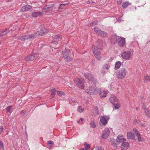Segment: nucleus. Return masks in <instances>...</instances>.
<instances>
[{"mask_svg": "<svg viewBox=\"0 0 150 150\" xmlns=\"http://www.w3.org/2000/svg\"><path fill=\"white\" fill-rule=\"evenodd\" d=\"M48 9H49L48 8L44 7L42 8V10H45L46 11H45V12H46V11H48Z\"/></svg>", "mask_w": 150, "mask_h": 150, "instance_id": "obj_46", "label": "nucleus"}, {"mask_svg": "<svg viewBox=\"0 0 150 150\" xmlns=\"http://www.w3.org/2000/svg\"><path fill=\"white\" fill-rule=\"evenodd\" d=\"M42 13L40 12H33L32 13V16L34 17H37L42 15Z\"/></svg>", "mask_w": 150, "mask_h": 150, "instance_id": "obj_21", "label": "nucleus"}, {"mask_svg": "<svg viewBox=\"0 0 150 150\" xmlns=\"http://www.w3.org/2000/svg\"><path fill=\"white\" fill-rule=\"evenodd\" d=\"M137 137V139L139 142H140L144 141V138L143 137H141V134L138 133L136 135Z\"/></svg>", "mask_w": 150, "mask_h": 150, "instance_id": "obj_25", "label": "nucleus"}, {"mask_svg": "<svg viewBox=\"0 0 150 150\" xmlns=\"http://www.w3.org/2000/svg\"><path fill=\"white\" fill-rule=\"evenodd\" d=\"M80 121H80V120H78V121H77V123H79Z\"/></svg>", "mask_w": 150, "mask_h": 150, "instance_id": "obj_56", "label": "nucleus"}, {"mask_svg": "<svg viewBox=\"0 0 150 150\" xmlns=\"http://www.w3.org/2000/svg\"><path fill=\"white\" fill-rule=\"evenodd\" d=\"M121 62L120 61L116 62L115 64V69H119L121 65Z\"/></svg>", "mask_w": 150, "mask_h": 150, "instance_id": "obj_24", "label": "nucleus"}, {"mask_svg": "<svg viewBox=\"0 0 150 150\" xmlns=\"http://www.w3.org/2000/svg\"><path fill=\"white\" fill-rule=\"evenodd\" d=\"M145 79L146 81H149L150 80V76H147L145 77Z\"/></svg>", "mask_w": 150, "mask_h": 150, "instance_id": "obj_43", "label": "nucleus"}, {"mask_svg": "<svg viewBox=\"0 0 150 150\" xmlns=\"http://www.w3.org/2000/svg\"><path fill=\"white\" fill-rule=\"evenodd\" d=\"M145 113L146 115L150 118V110L148 109H145Z\"/></svg>", "mask_w": 150, "mask_h": 150, "instance_id": "obj_31", "label": "nucleus"}, {"mask_svg": "<svg viewBox=\"0 0 150 150\" xmlns=\"http://www.w3.org/2000/svg\"><path fill=\"white\" fill-rule=\"evenodd\" d=\"M100 45H98L97 47L93 46L92 47V51L93 53L96 58L98 60H100L101 56V54L99 49L100 48Z\"/></svg>", "mask_w": 150, "mask_h": 150, "instance_id": "obj_1", "label": "nucleus"}, {"mask_svg": "<svg viewBox=\"0 0 150 150\" xmlns=\"http://www.w3.org/2000/svg\"><path fill=\"white\" fill-rule=\"evenodd\" d=\"M130 3L128 1H126L123 3L122 6L124 8H126L130 4Z\"/></svg>", "mask_w": 150, "mask_h": 150, "instance_id": "obj_23", "label": "nucleus"}, {"mask_svg": "<svg viewBox=\"0 0 150 150\" xmlns=\"http://www.w3.org/2000/svg\"><path fill=\"white\" fill-rule=\"evenodd\" d=\"M54 143L53 142V141H49L47 142V145H52L54 146Z\"/></svg>", "mask_w": 150, "mask_h": 150, "instance_id": "obj_40", "label": "nucleus"}, {"mask_svg": "<svg viewBox=\"0 0 150 150\" xmlns=\"http://www.w3.org/2000/svg\"><path fill=\"white\" fill-rule=\"evenodd\" d=\"M95 150H104L103 148L100 146L96 147L95 148Z\"/></svg>", "mask_w": 150, "mask_h": 150, "instance_id": "obj_39", "label": "nucleus"}, {"mask_svg": "<svg viewBox=\"0 0 150 150\" xmlns=\"http://www.w3.org/2000/svg\"><path fill=\"white\" fill-rule=\"evenodd\" d=\"M38 55L36 54L26 57L25 58V60L27 61H32L35 59L38 56Z\"/></svg>", "mask_w": 150, "mask_h": 150, "instance_id": "obj_12", "label": "nucleus"}, {"mask_svg": "<svg viewBox=\"0 0 150 150\" xmlns=\"http://www.w3.org/2000/svg\"><path fill=\"white\" fill-rule=\"evenodd\" d=\"M83 145L85 146V150H88L90 147V146L89 144H88L86 142L84 143Z\"/></svg>", "mask_w": 150, "mask_h": 150, "instance_id": "obj_30", "label": "nucleus"}, {"mask_svg": "<svg viewBox=\"0 0 150 150\" xmlns=\"http://www.w3.org/2000/svg\"><path fill=\"white\" fill-rule=\"evenodd\" d=\"M126 139L124 138L123 136L122 135H119L116 139V141L117 142H122L126 141Z\"/></svg>", "mask_w": 150, "mask_h": 150, "instance_id": "obj_16", "label": "nucleus"}, {"mask_svg": "<svg viewBox=\"0 0 150 150\" xmlns=\"http://www.w3.org/2000/svg\"><path fill=\"white\" fill-rule=\"evenodd\" d=\"M53 43L54 44H55V45H56L58 44V42H57V41H54V42H53Z\"/></svg>", "mask_w": 150, "mask_h": 150, "instance_id": "obj_48", "label": "nucleus"}, {"mask_svg": "<svg viewBox=\"0 0 150 150\" xmlns=\"http://www.w3.org/2000/svg\"><path fill=\"white\" fill-rule=\"evenodd\" d=\"M133 122H134V123L135 125H136L138 123V121L137 120H135Z\"/></svg>", "mask_w": 150, "mask_h": 150, "instance_id": "obj_47", "label": "nucleus"}, {"mask_svg": "<svg viewBox=\"0 0 150 150\" xmlns=\"http://www.w3.org/2000/svg\"><path fill=\"white\" fill-rule=\"evenodd\" d=\"M129 146V143L124 142L122 143L121 146V150H127Z\"/></svg>", "mask_w": 150, "mask_h": 150, "instance_id": "obj_13", "label": "nucleus"}, {"mask_svg": "<svg viewBox=\"0 0 150 150\" xmlns=\"http://www.w3.org/2000/svg\"><path fill=\"white\" fill-rule=\"evenodd\" d=\"M47 146H48L47 147L48 148H51L52 147L54 146L52 145H47Z\"/></svg>", "mask_w": 150, "mask_h": 150, "instance_id": "obj_49", "label": "nucleus"}, {"mask_svg": "<svg viewBox=\"0 0 150 150\" xmlns=\"http://www.w3.org/2000/svg\"><path fill=\"white\" fill-rule=\"evenodd\" d=\"M16 38L17 39L21 41H25L26 40H25V35L24 36H17Z\"/></svg>", "mask_w": 150, "mask_h": 150, "instance_id": "obj_28", "label": "nucleus"}, {"mask_svg": "<svg viewBox=\"0 0 150 150\" xmlns=\"http://www.w3.org/2000/svg\"><path fill=\"white\" fill-rule=\"evenodd\" d=\"M12 106L11 105L9 106L6 108V110L7 112H9L10 114H11L12 112Z\"/></svg>", "mask_w": 150, "mask_h": 150, "instance_id": "obj_27", "label": "nucleus"}, {"mask_svg": "<svg viewBox=\"0 0 150 150\" xmlns=\"http://www.w3.org/2000/svg\"><path fill=\"white\" fill-rule=\"evenodd\" d=\"M127 73V69L124 68H122L117 72L116 76L118 79H122L125 76Z\"/></svg>", "mask_w": 150, "mask_h": 150, "instance_id": "obj_3", "label": "nucleus"}, {"mask_svg": "<svg viewBox=\"0 0 150 150\" xmlns=\"http://www.w3.org/2000/svg\"><path fill=\"white\" fill-rule=\"evenodd\" d=\"M132 55V53L130 51H124L122 52V57L125 60H129Z\"/></svg>", "mask_w": 150, "mask_h": 150, "instance_id": "obj_5", "label": "nucleus"}, {"mask_svg": "<svg viewBox=\"0 0 150 150\" xmlns=\"http://www.w3.org/2000/svg\"><path fill=\"white\" fill-rule=\"evenodd\" d=\"M9 32V30L7 29H6L4 30L0 31V37L7 34Z\"/></svg>", "mask_w": 150, "mask_h": 150, "instance_id": "obj_22", "label": "nucleus"}, {"mask_svg": "<svg viewBox=\"0 0 150 150\" xmlns=\"http://www.w3.org/2000/svg\"><path fill=\"white\" fill-rule=\"evenodd\" d=\"M90 125L91 127L93 128H95L96 127V125H95V122L94 121H92L90 123Z\"/></svg>", "mask_w": 150, "mask_h": 150, "instance_id": "obj_33", "label": "nucleus"}, {"mask_svg": "<svg viewBox=\"0 0 150 150\" xmlns=\"http://www.w3.org/2000/svg\"><path fill=\"white\" fill-rule=\"evenodd\" d=\"M103 68L104 69H108V66L107 64H105L103 67Z\"/></svg>", "mask_w": 150, "mask_h": 150, "instance_id": "obj_42", "label": "nucleus"}, {"mask_svg": "<svg viewBox=\"0 0 150 150\" xmlns=\"http://www.w3.org/2000/svg\"><path fill=\"white\" fill-rule=\"evenodd\" d=\"M52 38L57 39L58 40H60L62 39V36L60 35H53Z\"/></svg>", "mask_w": 150, "mask_h": 150, "instance_id": "obj_26", "label": "nucleus"}, {"mask_svg": "<svg viewBox=\"0 0 150 150\" xmlns=\"http://www.w3.org/2000/svg\"><path fill=\"white\" fill-rule=\"evenodd\" d=\"M109 119V117L108 116H102L100 117V121L102 124L105 125L107 124Z\"/></svg>", "mask_w": 150, "mask_h": 150, "instance_id": "obj_11", "label": "nucleus"}, {"mask_svg": "<svg viewBox=\"0 0 150 150\" xmlns=\"http://www.w3.org/2000/svg\"><path fill=\"white\" fill-rule=\"evenodd\" d=\"M63 56L64 59L67 61L71 60V58L70 56V51L69 50H66V51H63Z\"/></svg>", "mask_w": 150, "mask_h": 150, "instance_id": "obj_8", "label": "nucleus"}, {"mask_svg": "<svg viewBox=\"0 0 150 150\" xmlns=\"http://www.w3.org/2000/svg\"><path fill=\"white\" fill-rule=\"evenodd\" d=\"M111 39H115V42H113V43H114V44L117 41V37H116L115 35H114L113 36H112Z\"/></svg>", "mask_w": 150, "mask_h": 150, "instance_id": "obj_35", "label": "nucleus"}, {"mask_svg": "<svg viewBox=\"0 0 150 150\" xmlns=\"http://www.w3.org/2000/svg\"><path fill=\"white\" fill-rule=\"evenodd\" d=\"M141 125L143 127H145V125L144 124H143V123H141Z\"/></svg>", "mask_w": 150, "mask_h": 150, "instance_id": "obj_51", "label": "nucleus"}, {"mask_svg": "<svg viewBox=\"0 0 150 150\" xmlns=\"http://www.w3.org/2000/svg\"><path fill=\"white\" fill-rule=\"evenodd\" d=\"M3 130V127L2 125L0 126V134H1V132Z\"/></svg>", "mask_w": 150, "mask_h": 150, "instance_id": "obj_45", "label": "nucleus"}, {"mask_svg": "<svg viewBox=\"0 0 150 150\" xmlns=\"http://www.w3.org/2000/svg\"><path fill=\"white\" fill-rule=\"evenodd\" d=\"M136 110H137V108L136 109Z\"/></svg>", "mask_w": 150, "mask_h": 150, "instance_id": "obj_59", "label": "nucleus"}, {"mask_svg": "<svg viewBox=\"0 0 150 150\" xmlns=\"http://www.w3.org/2000/svg\"><path fill=\"white\" fill-rule=\"evenodd\" d=\"M48 31V30L44 28L40 31H37L36 33V34L37 35V36H42L47 33Z\"/></svg>", "mask_w": 150, "mask_h": 150, "instance_id": "obj_10", "label": "nucleus"}, {"mask_svg": "<svg viewBox=\"0 0 150 150\" xmlns=\"http://www.w3.org/2000/svg\"><path fill=\"white\" fill-rule=\"evenodd\" d=\"M146 105L144 104H143L142 105V107L143 108L144 110H145V109H146V108H145V107Z\"/></svg>", "mask_w": 150, "mask_h": 150, "instance_id": "obj_50", "label": "nucleus"}, {"mask_svg": "<svg viewBox=\"0 0 150 150\" xmlns=\"http://www.w3.org/2000/svg\"><path fill=\"white\" fill-rule=\"evenodd\" d=\"M113 104L114 105L115 108V109H117L120 107V105L119 103H117Z\"/></svg>", "mask_w": 150, "mask_h": 150, "instance_id": "obj_32", "label": "nucleus"}, {"mask_svg": "<svg viewBox=\"0 0 150 150\" xmlns=\"http://www.w3.org/2000/svg\"><path fill=\"white\" fill-rule=\"evenodd\" d=\"M94 30L95 33L98 35L103 38L107 37V33L105 32L102 31L99 28L97 27H95Z\"/></svg>", "mask_w": 150, "mask_h": 150, "instance_id": "obj_6", "label": "nucleus"}, {"mask_svg": "<svg viewBox=\"0 0 150 150\" xmlns=\"http://www.w3.org/2000/svg\"><path fill=\"white\" fill-rule=\"evenodd\" d=\"M31 8V6L29 5H26L23 6L21 9V11L23 12H25L28 11Z\"/></svg>", "mask_w": 150, "mask_h": 150, "instance_id": "obj_19", "label": "nucleus"}, {"mask_svg": "<svg viewBox=\"0 0 150 150\" xmlns=\"http://www.w3.org/2000/svg\"><path fill=\"white\" fill-rule=\"evenodd\" d=\"M74 81L75 84L80 88H84L83 83L85 81L84 79L81 77H76L74 78Z\"/></svg>", "mask_w": 150, "mask_h": 150, "instance_id": "obj_2", "label": "nucleus"}, {"mask_svg": "<svg viewBox=\"0 0 150 150\" xmlns=\"http://www.w3.org/2000/svg\"><path fill=\"white\" fill-rule=\"evenodd\" d=\"M65 4H61L58 8L59 9H62L65 6Z\"/></svg>", "mask_w": 150, "mask_h": 150, "instance_id": "obj_36", "label": "nucleus"}, {"mask_svg": "<svg viewBox=\"0 0 150 150\" xmlns=\"http://www.w3.org/2000/svg\"><path fill=\"white\" fill-rule=\"evenodd\" d=\"M94 22H93V24H96V23H94Z\"/></svg>", "mask_w": 150, "mask_h": 150, "instance_id": "obj_58", "label": "nucleus"}, {"mask_svg": "<svg viewBox=\"0 0 150 150\" xmlns=\"http://www.w3.org/2000/svg\"><path fill=\"white\" fill-rule=\"evenodd\" d=\"M36 37H37L36 33L35 34L28 35H25V40H30L31 39H34Z\"/></svg>", "mask_w": 150, "mask_h": 150, "instance_id": "obj_15", "label": "nucleus"}, {"mask_svg": "<svg viewBox=\"0 0 150 150\" xmlns=\"http://www.w3.org/2000/svg\"><path fill=\"white\" fill-rule=\"evenodd\" d=\"M110 101L112 104H114L117 103V99L115 96L112 95L110 98Z\"/></svg>", "mask_w": 150, "mask_h": 150, "instance_id": "obj_17", "label": "nucleus"}, {"mask_svg": "<svg viewBox=\"0 0 150 150\" xmlns=\"http://www.w3.org/2000/svg\"><path fill=\"white\" fill-rule=\"evenodd\" d=\"M119 40L118 44L120 46L122 47L124 46L125 44V39L123 37H120L118 39Z\"/></svg>", "mask_w": 150, "mask_h": 150, "instance_id": "obj_14", "label": "nucleus"}, {"mask_svg": "<svg viewBox=\"0 0 150 150\" xmlns=\"http://www.w3.org/2000/svg\"><path fill=\"white\" fill-rule=\"evenodd\" d=\"M127 137L128 139H134L135 138L134 135L132 132L127 133Z\"/></svg>", "mask_w": 150, "mask_h": 150, "instance_id": "obj_20", "label": "nucleus"}, {"mask_svg": "<svg viewBox=\"0 0 150 150\" xmlns=\"http://www.w3.org/2000/svg\"><path fill=\"white\" fill-rule=\"evenodd\" d=\"M83 119L82 118H81L80 119V120L82 122H83Z\"/></svg>", "mask_w": 150, "mask_h": 150, "instance_id": "obj_52", "label": "nucleus"}, {"mask_svg": "<svg viewBox=\"0 0 150 150\" xmlns=\"http://www.w3.org/2000/svg\"><path fill=\"white\" fill-rule=\"evenodd\" d=\"M0 148H3V145L2 142L0 140Z\"/></svg>", "mask_w": 150, "mask_h": 150, "instance_id": "obj_44", "label": "nucleus"}, {"mask_svg": "<svg viewBox=\"0 0 150 150\" xmlns=\"http://www.w3.org/2000/svg\"><path fill=\"white\" fill-rule=\"evenodd\" d=\"M121 21L120 19V18H118L117 19V21Z\"/></svg>", "mask_w": 150, "mask_h": 150, "instance_id": "obj_53", "label": "nucleus"}, {"mask_svg": "<svg viewBox=\"0 0 150 150\" xmlns=\"http://www.w3.org/2000/svg\"><path fill=\"white\" fill-rule=\"evenodd\" d=\"M100 90V88H98L96 87H94L92 86L88 88V89H86V91L89 94L93 95L97 94Z\"/></svg>", "mask_w": 150, "mask_h": 150, "instance_id": "obj_4", "label": "nucleus"}, {"mask_svg": "<svg viewBox=\"0 0 150 150\" xmlns=\"http://www.w3.org/2000/svg\"><path fill=\"white\" fill-rule=\"evenodd\" d=\"M120 2V4L121 3V0H119Z\"/></svg>", "mask_w": 150, "mask_h": 150, "instance_id": "obj_57", "label": "nucleus"}, {"mask_svg": "<svg viewBox=\"0 0 150 150\" xmlns=\"http://www.w3.org/2000/svg\"><path fill=\"white\" fill-rule=\"evenodd\" d=\"M110 131L109 128L108 127L105 128L103 131V134L101 135L102 138L104 139L107 138L109 135Z\"/></svg>", "mask_w": 150, "mask_h": 150, "instance_id": "obj_9", "label": "nucleus"}, {"mask_svg": "<svg viewBox=\"0 0 150 150\" xmlns=\"http://www.w3.org/2000/svg\"><path fill=\"white\" fill-rule=\"evenodd\" d=\"M84 75L89 81L92 82L95 86L96 85L97 81L91 74L86 73H85Z\"/></svg>", "mask_w": 150, "mask_h": 150, "instance_id": "obj_7", "label": "nucleus"}, {"mask_svg": "<svg viewBox=\"0 0 150 150\" xmlns=\"http://www.w3.org/2000/svg\"><path fill=\"white\" fill-rule=\"evenodd\" d=\"M50 91H52V93L51 95V96L52 98H53L55 96V90L54 88H53V89H50Z\"/></svg>", "mask_w": 150, "mask_h": 150, "instance_id": "obj_29", "label": "nucleus"}, {"mask_svg": "<svg viewBox=\"0 0 150 150\" xmlns=\"http://www.w3.org/2000/svg\"><path fill=\"white\" fill-rule=\"evenodd\" d=\"M78 111L81 113L84 111V109L82 107L79 106L78 107Z\"/></svg>", "mask_w": 150, "mask_h": 150, "instance_id": "obj_34", "label": "nucleus"}, {"mask_svg": "<svg viewBox=\"0 0 150 150\" xmlns=\"http://www.w3.org/2000/svg\"><path fill=\"white\" fill-rule=\"evenodd\" d=\"M26 112V110H22L20 112L21 115L22 116H24Z\"/></svg>", "mask_w": 150, "mask_h": 150, "instance_id": "obj_37", "label": "nucleus"}, {"mask_svg": "<svg viewBox=\"0 0 150 150\" xmlns=\"http://www.w3.org/2000/svg\"><path fill=\"white\" fill-rule=\"evenodd\" d=\"M57 94L59 96H61L64 94V93L62 91H57Z\"/></svg>", "mask_w": 150, "mask_h": 150, "instance_id": "obj_38", "label": "nucleus"}, {"mask_svg": "<svg viewBox=\"0 0 150 150\" xmlns=\"http://www.w3.org/2000/svg\"><path fill=\"white\" fill-rule=\"evenodd\" d=\"M99 95L101 98L105 97L107 94V92L105 90H103L101 91V90L99 91Z\"/></svg>", "mask_w": 150, "mask_h": 150, "instance_id": "obj_18", "label": "nucleus"}, {"mask_svg": "<svg viewBox=\"0 0 150 150\" xmlns=\"http://www.w3.org/2000/svg\"><path fill=\"white\" fill-rule=\"evenodd\" d=\"M115 147H117V145L116 144H115V145H113Z\"/></svg>", "mask_w": 150, "mask_h": 150, "instance_id": "obj_54", "label": "nucleus"}, {"mask_svg": "<svg viewBox=\"0 0 150 150\" xmlns=\"http://www.w3.org/2000/svg\"><path fill=\"white\" fill-rule=\"evenodd\" d=\"M132 131L134 133H135L136 135L137 134H138L139 133L137 130L135 128L133 129Z\"/></svg>", "mask_w": 150, "mask_h": 150, "instance_id": "obj_41", "label": "nucleus"}, {"mask_svg": "<svg viewBox=\"0 0 150 150\" xmlns=\"http://www.w3.org/2000/svg\"><path fill=\"white\" fill-rule=\"evenodd\" d=\"M81 150H85V149L82 148L81 149Z\"/></svg>", "mask_w": 150, "mask_h": 150, "instance_id": "obj_55", "label": "nucleus"}]
</instances>
